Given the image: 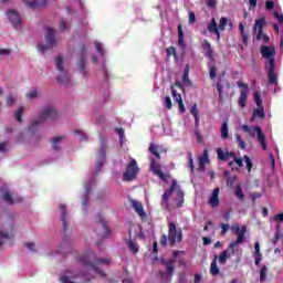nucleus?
<instances>
[{"label":"nucleus","instance_id":"f257e3e1","mask_svg":"<svg viewBox=\"0 0 283 283\" xmlns=\"http://www.w3.org/2000/svg\"><path fill=\"white\" fill-rule=\"evenodd\" d=\"M161 198V207L167 211H171V209H176L185 202V193L178 188L176 179H172L170 189L166 190Z\"/></svg>","mask_w":283,"mask_h":283},{"label":"nucleus","instance_id":"f03ea898","mask_svg":"<svg viewBox=\"0 0 283 283\" xmlns=\"http://www.w3.org/2000/svg\"><path fill=\"white\" fill-rule=\"evenodd\" d=\"M260 52L265 59V71L270 85H277V69L275 67V46L262 45Z\"/></svg>","mask_w":283,"mask_h":283},{"label":"nucleus","instance_id":"7ed1b4c3","mask_svg":"<svg viewBox=\"0 0 283 283\" xmlns=\"http://www.w3.org/2000/svg\"><path fill=\"white\" fill-rule=\"evenodd\" d=\"M59 116V112L56 111V107L54 106H46L44 107L40 114L31 119L29 127H28V134H36V130L45 123L49 118L54 120Z\"/></svg>","mask_w":283,"mask_h":283},{"label":"nucleus","instance_id":"20e7f679","mask_svg":"<svg viewBox=\"0 0 283 283\" xmlns=\"http://www.w3.org/2000/svg\"><path fill=\"white\" fill-rule=\"evenodd\" d=\"M82 263L84 264L85 271H88V273H98L102 277H105V272L98 266L109 264V259H96L94 252H88L82 258Z\"/></svg>","mask_w":283,"mask_h":283},{"label":"nucleus","instance_id":"39448f33","mask_svg":"<svg viewBox=\"0 0 283 283\" xmlns=\"http://www.w3.org/2000/svg\"><path fill=\"white\" fill-rule=\"evenodd\" d=\"M160 146H156L154 144H150L148 150L155 158L150 157V171L155 175L158 176L160 180L164 182H167L169 180V175H164L163 168L160 167V164H158V160H160V151H161Z\"/></svg>","mask_w":283,"mask_h":283},{"label":"nucleus","instance_id":"423d86ee","mask_svg":"<svg viewBox=\"0 0 283 283\" xmlns=\"http://www.w3.org/2000/svg\"><path fill=\"white\" fill-rule=\"evenodd\" d=\"M60 42L61 40L55 36L54 29L49 28L45 34V44L39 43L38 51L43 54L44 52H48V50H52V48H56V45H59Z\"/></svg>","mask_w":283,"mask_h":283},{"label":"nucleus","instance_id":"0eeeda50","mask_svg":"<svg viewBox=\"0 0 283 283\" xmlns=\"http://www.w3.org/2000/svg\"><path fill=\"white\" fill-rule=\"evenodd\" d=\"M55 67L59 72L57 82L61 85H67L70 83V74H67V69H65V60L62 56L55 59Z\"/></svg>","mask_w":283,"mask_h":283},{"label":"nucleus","instance_id":"6e6552de","mask_svg":"<svg viewBox=\"0 0 283 283\" xmlns=\"http://www.w3.org/2000/svg\"><path fill=\"white\" fill-rule=\"evenodd\" d=\"M94 276H90V274H77L74 271H66L64 272V274L62 275V277H60V282L62 283H78L81 282V280H93Z\"/></svg>","mask_w":283,"mask_h":283},{"label":"nucleus","instance_id":"1a4fd4ad","mask_svg":"<svg viewBox=\"0 0 283 283\" xmlns=\"http://www.w3.org/2000/svg\"><path fill=\"white\" fill-rule=\"evenodd\" d=\"M138 171H140V168H138L136 159H132L123 174V180H125V182L134 181L138 176Z\"/></svg>","mask_w":283,"mask_h":283},{"label":"nucleus","instance_id":"9d476101","mask_svg":"<svg viewBox=\"0 0 283 283\" xmlns=\"http://www.w3.org/2000/svg\"><path fill=\"white\" fill-rule=\"evenodd\" d=\"M242 130L249 134L250 136H255L262 147V149L266 150V136H264V133L262 132V128L260 126H255L253 128L249 127V125H243Z\"/></svg>","mask_w":283,"mask_h":283},{"label":"nucleus","instance_id":"9b49d317","mask_svg":"<svg viewBox=\"0 0 283 283\" xmlns=\"http://www.w3.org/2000/svg\"><path fill=\"white\" fill-rule=\"evenodd\" d=\"M242 130L249 134L250 136H255L262 147V149L266 150V136H264V133L262 132V128L260 126H255L253 128L249 127V125H243Z\"/></svg>","mask_w":283,"mask_h":283},{"label":"nucleus","instance_id":"f8f14e48","mask_svg":"<svg viewBox=\"0 0 283 283\" xmlns=\"http://www.w3.org/2000/svg\"><path fill=\"white\" fill-rule=\"evenodd\" d=\"M231 231L234 232L238 237L237 240L230 243V249H235L238 244L244 242V235H247V226H240L238 223L231 226Z\"/></svg>","mask_w":283,"mask_h":283},{"label":"nucleus","instance_id":"ddd939ff","mask_svg":"<svg viewBox=\"0 0 283 283\" xmlns=\"http://www.w3.org/2000/svg\"><path fill=\"white\" fill-rule=\"evenodd\" d=\"M238 87L241 90L238 99L239 107H247V98H249V85L244 82H237Z\"/></svg>","mask_w":283,"mask_h":283},{"label":"nucleus","instance_id":"4468645a","mask_svg":"<svg viewBox=\"0 0 283 283\" xmlns=\"http://www.w3.org/2000/svg\"><path fill=\"white\" fill-rule=\"evenodd\" d=\"M254 102L258 106L256 109H254L251 120H255V117L259 118H266V115L264 114V106L262 105V97L260 96V93L254 92Z\"/></svg>","mask_w":283,"mask_h":283},{"label":"nucleus","instance_id":"2eb2a0df","mask_svg":"<svg viewBox=\"0 0 283 283\" xmlns=\"http://www.w3.org/2000/svg\"><path fill=\"white\" fill-rule=\"evenodd\" d=\"M181 240L182 231L176 228V223H170L168 230V241L170 242V244H176V242H180Z\"/></svg>","mask_w":283,"mask_h":283},{"label":"nucleus","instance_id":"dca6fc26","mask_svg":"<svg viewBox=\"0 0 283 283\" xmlns=\"http://www.w3.org/2000/svg\"><path fill=\"white\" fill-rule=\"evenodd\" d=\"M7 17L11 23V25H13V28H21V23H23V18H21V14H19L18 10L14 9H10L7 11Z\"/></svg>","mask_w":283,"mask_h":283},{"label":"nucleus","instance_id":"f3484780","mask_svg":"<svg viewBox=\"0 0 283 283\" xmlns=\"http://www.w3.org/2000/svg\"><path fill=\"white\" fill-rule=\"evenodd\" d=\"M2 199L8 205H19V202H23V197L19 196L15 192L7 191L3 193Z\"/></svg>","mask_w":283,"mask_h":283},{"label":"nucleus","instance_id":"a211bd4d","mask_svg":"<svg viewBox=\"0 0 283 283\" xmlns=\"http://www.w3.org/2000/svg\"><path fill=\"white\" fill-rule=\"evenodd\" d=\"M264 23H265L264 18H260V19L255 20V23L253 27V32H258V34H256L258 41H260V39H262L264 36Z\"/></svg>","mask_w":283,"mask_h":283},{"label":"nucleus","instance_id":"6ab92c4d","mask_svg":"<svg viewBox=\"0 0 283 283\" xmlns=\"http://www.w3.org/2000/svg\"><path fill=\"white\" fill-rule=\"evenodd\" d=\"M166 271H167L166 273L160 272V276L166 282H171V275H174V271H175L174 261L170 260L166 262Z\"/></svg>","mask_w":283,"mask_h":283},{"label":"nucleus","instance_id":"aec40b11","mask_svg":"<svg viewBox=\"0 0 283 283\" xmlns=\"http://www.w3.org/2000/svg\"><path fill=\"white\" fill-rule=\"evenodd\" d=\"M22 2L30 10H36V8H43L48 4V0H22Z\"/></svg>","mask_w":283,"mask_h":283},{"label":"nucleus","instance_id":"412c9836","mask_svg":"<svg viewBox=\"0 0 283 283\" xmlns=\"http://www.w3.org/2000/svg\"><path fill=\"white\" fill-rule=\"evenodd\" d=\"M171 96H172L174 101H175L176 103H178V105H179V112H180L181 114H185L186 108H185V103L182 102V95L178 94V92L175 91L174 87H171Z\"/></svg>","mask_w":283,"mask_h":283},{"label":"nucleus","instance_id":"4be33fe9","mask_svg":"<svg viewBox=\"0 0 283 283\" xmlns=\"http://www.w3.org/2000/svg\"><path fill=\"white\" fill-rule=\"evenodd\" d=\"M130 206L133 207L134 211L137 212L139 218H145V216H147L145 213V209L143 208V203L140 201L130 199Z\"/></svg>","mask_w":283,"mask_h":283},{"label":"nucleus","instance_id":"5701e85b","mask_svg":"<svg viewBox=\"0 0 283 283\" xmlns=\"http://www.w3.org/2000/svg\"><path fill=\"white\" fill-rule=\"evenodd\" d=\"M218 196H220V188H216L209 199V205L212 208L218 207V205H220V199L218 198Z\"/></svg>","mask_w":283,"mask_h":283},{"label":"nucleus","instance_id":"b1692460","mask_svg":"<svg viewBox=\"0 0 283 283\" xmlns=\"http://www.w3.org/2000/svg\"><path fill=\"white\" fill-rule=\"evenodd\" d=\"M208 163H209V153L207 150H203L202 156L199 157V169H200V171H205V167Z\"/></svg>","mask_w":283,"mask_h":283},{"label":"nucleus","instance_id":"393cba45","mask_svg":"<svg viewBox=\"0 0 283 283\" xmlns=\"http://www.w3.org/2000/svg\"><path fill=\"white\" fill-rule=\"evenodd\" d=\"M202 48L206 50V56L210 59V61H213V49H211V43L209 41L205 40L202 42Z\"/></svg>","mask_w":283,"mask_h":283},{"label":"nucleus","instance_id":"a878e982","mask_svg":"<svg viewBox=\"0 0 283 283\" xmlns=\"http://www.w3.org/2000/svg\"><path fill=\"white\" fill-rule=\"evenodd\" d=\"M219 160H229L233 157V153L224 151L222 148L217 149Z\"/></svg>","mask_w":283,"mask_h":283},{"label":"nucleus","instance_id":"bb28decb","mask_svg":"<svg viewBox=\"0 0 283 283\" xmlns=\"http://www.w3.org/2000/svg\"><path fill=\"white\" fill-rule=\"evenodd\" d=\"M218 255H214L213 261L210 264V273L211 275L216 276L220 274V269L218 268Z\"/></svg>","mask_w":283,"mask_h":283},{"label":"nucleus","instance_id":"cd10ccee","mask_svg":"<svg viewBox=\"0 0 283 283\" xmlns=\"http://www.w3.org/2000/svg\"><path fill=\"white\" fill-rule=\"evenodd\" d=\"M12 232H6L0 230V249L1 247H3V244H6V242H8V240H10V238H12Z\"/></svg>","mask_w":283,"mask_h":283},{"label":"nucleus","instance_id":"c85d7f7f","mask_svg":"<svg viewBox=\"0 0 283 283\" xmlns=\"http://www.w3.org/2000/svg\"><path fill=\"white\" fill-rule=\"evenodd\" d=\"M65 140V136H57L52 139V147L55 150L61 149V143Z\"/></svg>","mask_w":283,"mask_h":283},{"label":"nucleus","instance_id":"c756f323","mask_svg":"<svg viewBox=\"0 0 283 283\" xmlns=\"http://www.w3.org/2000/svg\"><path fill=\"white\" fill-rule=\"evenodd\" d=\"M178 45L185 48V31H182V24L178 25Z\"/></svg>","mask_w":283,"mask_h":283},{"label":"nucleus","instance_id":"7c9ffc66","mask_svg":"<svg viewBox=\"0 0 283 283\" xmlns=\"http://www.w3.org/2000/svg\"><path fill=\"white\" fill-rule=\"evenodd\" d=\"M104 160H105V146H102L99 149V161L96 165V171H101V167H103Z\"/></svg>","mask_w":283,"mask_h":283},{"label":"nucleus","instance_id":"2f4dec72","mask_svg":"<svg viewBox=\"0 0 283 283\" xmlns=\"http://www.w3.org/2000/svg\"><path fill=\"white\" fill-rule=\"evenodd\" d=\"M217 258L219 260V264H227V259L230 258L229 251L223 250Z\"/></svg>","mask_w":283,"mask_h":283},{"label":"nucleus","instance_id":"473e14b6","mask_svg":"<svg viewBox=\"0 0 283 283\" xmlns=\"http://www.w3.org/2000/svg\"><path fill=\"white\" fill-rule=\"evenodd\" d=\"M221 138L226 140V138H229V124L224 122L221 126Z\"/></svg>","mask_w":283,"mask_h":283},{"label":"nucleus","instance_id":"72a5a7b5","mask_svg":"<svg viewBox=\"0 0 283 283\" xmlns=\"http://www.w3.org/2000/svg\"><path fill=\"white\" fill-rule=\"evenodd\" d=\"M60 210H61V220H62V224H63V229H67V221L65 220V216H66V211H65V205H61L60 206Z\"/></svg>","mask_w":283,"mask_h":283},{"label":"nucleus","instance_id":"f704fd0d","mask_svg":"<svg viewBox=\"0 0 283 283\" xmlns=\"http://www.w3.org/2000/svg\"><path fill=\"white\" fill-rule=\"evenodd\" d=\"M219 27H218V22H216V19H211V23L208 25V32H218Z\"/></svg>","mask_w":283,"mask_h":283},{"label":"nucleus","instance_id":"c9c22d12","mask_svg":"<svg viewBox=\"0 0 283 283\" xmlns=\"http://www.w3.org/2000/svg\"><path fill=\"white\" fill-rule=\"evenodd\" d=\"M228 24H229V19H227V18H221V19L219 20V25H218V28H219V30H220L221 32H224V29L227 28Z\"/></svg>","mask_w":283,"mask_h":283},{"label":"nucleus","instance_id":"e433bc0d","mask_svg":"<svg viewBox=\"0 0 283 283\" xmlns=\"http://www.w3.org/2000/svg\"><path fill=\"white\" fill-rule=\"evenodd\" d=\"M266 273H269V268H266V265H263L260 271V282H265Z\"/></svg>","mask_w":283,"mask_h":283},{"label":"nucleus","instance_id":"4c0bfd02","mask_svg":"<svg viewBox=\"0 0 283 283\" xmlns=\"http://www.w3.org/2000/svg\"><path fill=\"white\" fill-rule=\"evenodd\" d=\"M235 139L240 149H247V143H244V139H242V136H240V134L235 135Z\"/></svg>","mask_w":283,"mask_h":283},{"label":"nucleus","instance_id":"58836bf2","mask_svg":"<svg viewBox=\"0 0 283 283\" xmlns=\"http://www.w3.org/2000/svg\"><path fill=\"white\" fill-rule=\"evenodd\" d=\"M234 193L239 200H244V192L242 191V187L240 185L235 187Z\"/></svg>","mask_w":283,"mask_h":283},{"label":"nucleus","instance_id":"ea45409f","mask_svg":"<svg viewBox=\"0 0 283 283\" xmlns=\"http://www.w3.org/2000/svg\"><path fill=\"white\" fill-rule=\"evenodd\" d=\"M22 116H23V107H19L15 111V114H14V117L18 120V123H22L23 122Z\"/></svg>","mask_w":283,"mask_h":283},{"label":"nucleus","instance_id":"a19ab883","mask_svg":"<svg viewBox=\"0 0 283 283\" xmlns=\"http://www.w3.org/2000/svg\"><path fill=\"white\" fill-rule=\"evenodd\" d=\"M38 97H39V91L36 90H32L29 93H27V98L29 101H34V98H38Z\"/></svg>","mask_w":283,"mask_h":283},{"label":"nucleus","instance_id":"79ce46f5","mask_svg":"<svg viewBox=\"0 0 283 283\" xmlns=\"http://www.w3.org/2000/svg\"><path fill=\"white\" fill-rule=\"evenodd\" d=\"M85 57H81L80 62H78V67H80V72L85 76Z\"/></svg>","mask_w":283,"mask_h":283},{"label":"nucleus","instance_id":"37998d69","mask_svg":"<svg viewBox=\"0 0 283 283\" xmlns=\"http://www.w3.org/2000/svg\"><path fill=\"white\" fill-rule=\"evenodd\" d=\"M243 159H244V163H245V165H247L248 171H251V169H253V163L251 161V158L245 155V156L243 157Z\"/></svg>","mask_w":283,"mask_h":283},{"label":"nucleus","instance_id":"c03bdc74","mask_svg":"<svg viewBox=\"0 0 283 283\" xmlns=\"http://www.w3.org/2000/svg\"><path fill=\"white\" fill-rule=\"evenodd\" d=\"M116 134H118L119 143H120V145H123V143L125 140V130L123 128H117Z\"/></svg>","mask_w":283,"mask_h":283},{"label":"nucleus","instance_id":"a18cd8bd","mask_svg":"<svg viewBox=\"0 0 283 283\" xmlns=\"http://www.w3.org/2000/svg\"><path fill=\"white\" fill-rule=\"evenodd\" d=\"M95 48L101 56H105V51L103 50V44L101 42H95Z\"/></svg>","mask_w":283,"mask_h":283},{"label":"nucleus","instance_id":"49530a36","mask_svg":"<svg viewBox=\"0 0 283 283\" xmlns=\"http://www.w3.org/2000/svg\"><path fill=\"white\" fill-rule=\"evenodd\" d=\"M128 247H129L130 251H133V253H138V244H136V242L129 241Z\"/></svg>","mask_w":283,"mask_h":283},{"label":"nucleus","instance_id":"de8ad7c7","mask_svg":"<svg viewBox=\"0 0 283 283\" xmlns=\"http://www.w3.org/2000/svg\"><path fill=\"white\" fill-rule=\"evenodd\" d=\"M14 103H17V95H9L7 97V105H14Z\"/></svg>","mask_w":283,"mask_h":283},{"label":"nucleus","instance_id":"09e8293b","mask_svg":"<svg viewBox=\"0 0 283 283\" xmlns=\"http://www.w3.org/2000/svg\"><path fill=\"white\" fill-rule=\"evenodd\" d=\"M75 134L80 140H87V135L83 130H76Z\"/></svg>","mask_w":283,"mask_h":283},{"label":"nucleus","instance_id":"8fccbe9b","mask_svg":"<svg viewBox=\"0 0 283 283\" xmlns=\"http://www.w3.org/2000/svg\"><path fill=\"white\" fill-rule=\"evenodd\" d=\"M70 25L67 24V22L65 20H62L60 23V30L61 32H65V30H69Z\"/></svg>","mask_w":283,"mask_h":283},{"label":"nucleus","instance_id":"3c124183","mask_svg":"<svg viewBox=\"0 0 283 283\" xmlns=\"http://www.w3.org/2000/svg\"><path fill=\"white\" fill-rule=\"evenodd\" d=\"M164 103H165V107L167 108V109H171V107H172V104H171V97H165V101H164Z\"/></svg>","mask_w":283,"mask_h":283},{"label":"nucleus","instance_id":"603ef678","mask_svg":"<svg viewBox=\"0 0 283 283\" xmlns=\"http://www.w3.org/2000/svg\"><path fill=\"white\" fill-rule=\"evenodd\" d=\"M25 247L32 253H36V244H34V243H27Z\"/></svg>","mask_w":283,"mask_h":283},{"label":"nucleus","instance_id":"864d4df0","mask_svg":"<svg viewBox=\"0 0 283 283\" xmlns=\"http://www.w3.org/2000/svg\"><path fill=\"white\" fill-rule=\"evenodd\" d=\"M12 51H10L9 49H1L0 48V56L3 57V56H10Z\"/></svg>","mask_w":283,"mask_h":283},{"label":"nucleus","instance_id":"5fc2aeb1","mask_svg":"<svg viewBox=\"0 0 283 283\" xmlns=\"http://www.w3.org/2000/svg\"><path fill=\"white\" fill-rule=\"evenodd\" d=\"M231 158H233V160L238 165V167H243L244 163L242 161V158L235 157V154H233V156Z\"/></svg>","mask_w":283,"mask_h":283},{"label":"nucleus","instance_id":"6e6d98bb","mask_svg":"<svg viewBox=\"0 0 283 283\" xmlns=\"http://www.w3.org/2000/svg\"><path fill=\"white\" fill-rule=\"evenodd\" d=\"M182 83L186 87H189L191 85V80H189V75H184Z\"/></svg>","mask_w":283,"mask_h":283},{"label":"nucleus","instance_id":"4d7b16f0","mask_svg":"<svg viewBox=\"0 0 283 283\" xmlns=\"http://www.w3.org/2000/svg\"><path fill=\"white\" fill-rule=\"evenodd\" d=\"M166 52H167V56H171V54L176 56V48L174 46H169L168 49H166Z\"/></svg>","mask_w":283,"mask_h":283},{"label":"nucleus","instance_id":"13d9d810","mask_svg":"<svg viewBox=\"0 0 283 283\" xmlns=\"http://www.w3.org/2000/svg\"><path fill=\"white\" fill-rule=\"evenodd\" d=\"M275 2L273 0H266L265 8L266 10H273Z\"/></svg>","mask_w":283,"mask_h":283},{"label":"nucleus","instance_id":"bf43d9fd","mask_svg":"<svg viewBox=\"0 0 283 283\" xmlns=\"http://www.w3.org/2000/svg\"><path fill=\"white\" fill-rule=\"evenodd\" d=\"M188 22H189L190 24L196 23V13H193V11H190V12H189V20H188Z\"/></svg>","mask_w":283,"mask_h":283},{"label":"nucleus","instance_id":"052dcab7","mask_svg":"<svg viewBox=\"0 0 283 283\" xmlns=\"http://www.w3.org/2000/svg\"><path fill=\"white\" fill-rule=\"evenodd\" d=\"M99 227H101V229L103 231L102 235H107V233H109V228H107L106 224L101 223Z\"/></svg>","mask_w":283,"mask_h":283},{"label":"nucleus","instance_id":"680f3d73","mask_svg":"<svg viewBox=\"0 0 283 283\" xmlns=\"http://www.w3.org/2000/svg\"><path fill=\"white\" fill-rule=\"evenodd\" d=\"M262 198V193L260 192H253L251 193V199H252V202H255V200Z\"/></svg>","mask_w":283,"mask_h":283},{"label":"nucleus","instance_id":"e2e57ef3","mask_svg":"<svg viewBox=\"0 0 283 283\" xmlns=\"http://www.w3.org/2000/svg\"><path fill=\"white\" fill-rule=\"evenodd\" d=\"M190 114H192V116H198V104L192 105Z\"/></svg>","mask_w":283,"mask_h":283},{"label":"nucleus","instance_id":"0e129e2a","mask_svg":"<svg viewBox=\"0 0 283 283\" xmlns=\"http://www.w3.org/2000/svg\"><path fill=\"white\" fill-rule=\"evenodd\" d=\"M254 255H262V253H260V242L254 243Z\"/></svg>","mask_w":283,"mask_h":283},{"label":"nucleus","instance_id":"69168bd1","mask_svg":"<svg viewBox=\"0 0 283 283\" xmlns=\"http://www.w3.org/2000/svg\"><path fill=\"white\" fill-rule=\"evenodd\" d=\"M275 19L279 21V23H283V14L280 12H274Z\"/></svg>","mask_w":283,"mask_h":283},{"label":"nucleus","instance_id":"338daca9","mask_svg":"<svg viewBox=\"0 0 283 283\" xmlns=\"http://www.w3.org/2000/svg\"><path fill=\"white\" fill-rule=\"evenodd\" d=\"M6 151H8V144L0 143V153L3 154Z\"/></svg>","mask_w":283,"mask_h":283},{"label":"nucleus","instance_id":"774afa93","mask_svg":"<svg viewBox=\"0 0 283 283\" xmlns=\"http://www.w3.org/2000/svg\"><path fill=\"white\" fill-rule=\"evenodd\" d=\"M202 282V274H195L193 283H201Z\"/></svg>","mask_w":283,"mask_h":283}]
</instances>
